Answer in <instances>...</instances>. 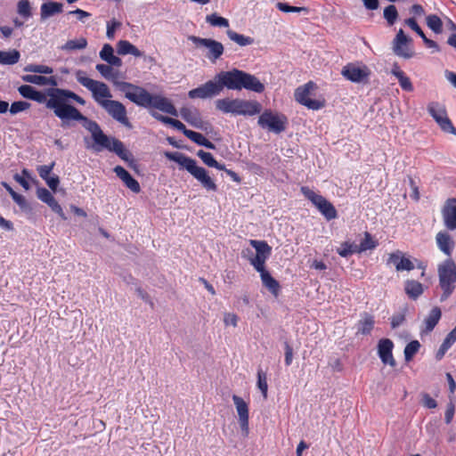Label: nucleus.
<instances>
[{
  "label": "nucleus",
  "instance_id": "nucleus-1",
  "mask_svg": "<svg viewBox=\"0 0 456 456\" xmlns=\"http://www.w3.org/2000/svg\"><path fill=\"white\" fill-rule=\"evenodd\" d=\"M47 94L51 96L48 106L50 110H53L56 117L61 120L82 121L83 126L92 134L94 142L93 149L95 151L107 149L115 152L123 160L127 161L131 159V153L125 148L121 141L107 136L95 121L87 118L77 108L68 103L69 100H73L80 105H85L86 101L82 97L72 91L61 88H49Z\"/></svg>",
  "mask_w": 456,
  "mask_h": 456
},
{
  "label": "nucleus",
  "instance_id": "nucleus-2",
  "mask_svg": "<svg viewBox=\"0 0 456 456\" xmlns=\"http://www.w3.org/2000/svg\"><path fill=\"white\" fill-rule=\"evenodd\" d=\"M216 79L221 86V91L224 87L231 90L245 88L256 93H262L265 90L264 84L256 77L236 69L220 72L216 76Z\"/></svg>",
  "mask_w": 456,
  "mask_h": 456
},
{
  "label": "nucleus",
  "instance_id": "nucleus-3",
  "mask_svg": "<svg viewBox=\"0 0 456 456\" xmlns=\"http://www.w3.org/2000/svg\"><path fill=\"white\" fill-rule=\"evenodd\" d=\"M165 156L185 168L207 191H216L217 190L216 183L208 175L207 170L199 167L195 159L180 152H166Z\"/></svg>",
  "mask_w": 456,
  "mask_h": 456
},
{
  "label": "nucleus",
  "instance_id": "nucleus-4",
  "mask_svg": "<svg viewBox=\"0 0 456 456\" xmlns=\"http://www.w3.org/2000/svg\"><path fill=\"white\" fill-rule=\"evenodd\" d=\"M75 77L81 86L91 92L93 99L99 106L112 97L111 92L105 83L88 77L84 70H77Z\"/></svg>",
  "mask_w": 456,
  "mask_h": 456
},
{
  "label": "nucleus",
  "instance_id": "nucleus-5",
  "mask_svg": "<svg viewBox=\"0 0 456 456\" xmlns=\"http://www.w3.org/2000/svg\"><path fill=\"white\" fill-rule=\"evenodd\" d=\"M439 285L443 289L441 301L446 300L453 292L456 283V264L451 258L446 259L437 268Z\"/></svg>",
  "mask_w": 456,
  "mask_h": 456
},
{
  "label": "nucleus",
  "instance_id": "nucleus-6",
  "mask_svg": "<svg viewBox=\"0 0 456 456\" xmlns=\"http://www.w3.org/2000/svg\"><path fill=\"white\" fill-rule=\"evenodd\" d=\"M117 85L120 91L124 93L125 96L132 102L144 108L151 106L152 94L147 92L143 87L127 82H119Z\"/></svg>",
  "mask_w": 456,
  "mask_h": 456
},
{
  "label": "nucleus",
  "instance_id": "nucleus-7",
  "mask_svg": "<svg viewBox=\"0 0 456 456\" xmlns=\"http://www.w3.org/2000/svg\"><path fill=\"white\" fill-rule=\"evenodd\" d=\"M300 191L303 195L313 203V205L327 220L337 218L338 212L335 207L328 200H326L322 195L317 194L306 186L301 187Z\"/></svg>",
  "mask_w": 456,
  "mask_h": 456
},
{
  "label": "nucleus",
  "instance_id": "nucleus-8",
  "mask_svg": "<svg viewBox=\"0 0 456 456\" xmlns=\"http://www.w3.org/2000/svg\"><path fill=\"white\" fill-rule=\"evenodd\" d=\"M188 39L192 42L196 48L205 51V56L213 63L224 53V47L222 43L212 38H202L196 36H190Z\"/></svg>",
  "mask_w": 456,
  "mask_h": 456
},
{
  "label": "nucleus",
  "instance_id": "nucleus-9",
  "mask_svg": "<svg viewBox=\"0 0 456 456\" xmlns=\"http://www.w3.org/2000/svg\"><path fill=\"white\" fill-rule=\"evenodd\" d=\"M257 124L269 132L280 134L286 129L287 118L284 115L265 110L259 117Z\"/></svg>",
  "mask_w": 456,
  "mask_h": 456
},
{
  "label": "nucleus",
  "instance_id": "nucleus-10",
  "mask_svg": "<svg viewBox=\"0 0 456 456\" xmlns=\"http://www.w3.org/2000/svg\"><path fill=\"white\" fill-rule=\"evenodd\" d=\"M249 243L256 249V254L248 257L250 265L256 272L265 270L272 248L265 240H250Z\"/></svg>",
  "mask_w": 456,
  "mask_h": 456
},
{
  "label": "nucleus",
  "instance_id": "nucleus-11",
  "mask_svg": "<svg viewBox=\"0 0 456 456\" xmlns=\"http://www.w3.org/2000/svg\"><path fill=\"white\" fill-rule=\"evenodd\" d=\"M315 88L316 86L312 81L306 83L302 86L297 87L295 91L296 101L311 110H317L322 109V107H324L323 101L312 100L309 97L311 92Z\"/></svg>",
  "mask_w": 456,
  "mask_h": 456
},
{
  "label": "nucleus",
  "instance_id": "nucleus-12",
  "mask_svg": "<svg viewBox=\"0 0 456 456\" xmlns=\"http://www.w3.org/2000/svg\"><path fill=\"white\" fill-rule=\"evenodd\" d=\"M113 119L122 124L127 128H132V125L127 118V112L125 105L118 101L109 99L101 106Z\"/></svg>",
  "mask_w": 456,
  "mask_h": 456
},
{
  "label": "nucleus",
  "instance_id": "nucleus-13",
  "mask_svg": "<svg viewBox=\"0 0 456 456\" xmlns=\"http://www.w3.org/2000/svg\"><path fill=\"white\" fill-rule=\"evenodd\" d=\"M428 110L443 131L456 134V129L448 118L445 108L443 105L438 102H430Z\"/></svg>",
  "mask_w": 456,
  "mask_h": 456
},
{
  "label": "nucleus",
  "instance_id": "nucleus-14",
  "mask_svg": "<svg viewBox=\"0 0 456 456\" xmlns=\"http://www.w3.org/2000/svg\"><path fill=\"white\" fill-rule=\"evenodd\" d=\"M221 93V86L217 83L216 79L209 80L200 86L190 90L188 96L191 99H207L218 95Z\"/></svg>",
  "mask_w": 456,
  "mask_h": 456
},
{
  "label": "nucleus",
  "instance_id": "nucleus-15",
  "mask_svg": "<svg viewBox=\"0 0 456 456\" xmlns=\"http://www.w3.org/2000/svg\"><path fill=\"white\" fill-rule=\"evenodd\" d=\"M232 401L238 414L239 418V424L240 428L241 429L242 435L244 436H247L249 432L248 428V419H249V410H248V404L245 402V400L237 395H232Z\"/></svg>",
  "mask_w": 456,
  "mask_h": 456
},
{
  "label": "nucleus",
  "instance_id": "nucleus-16",
  "mask_svg": "<svg viewBox=\"0 0 456 456\" xmlns=\"http://www.w3.org/2000/svg\"><path fill=\"white\" fill-rule=\"evenodd\" d=\"M411 39L404 34L400 28L393 40V51L395 54L404 59H410L413 56V52L410 48Z\"/></svg>",
  "mask_w": 456,
  "mask_h": 456
},
{
  "label": "nucleus",
  "instance_id": "nucleus-17",
  "mask_svg": "<svg viewBox=\"0 0 456 456\" xmlns=\"http://www.w3.org/2000/svg\"><path fill=\"white\" fill-rule=\"evenodd\" d=\"M370 73V69L366 66L355 64H347L341 71L344 77L354 83H361L368 79Z\"/></svg>",
  "mask_w": 456,
  "mask_h": 456
},
{
  "label": "nucleus",
  "instance_id": "nucleus-18",
  "mask_svg": "<svg viewBox=\"0 0 456 456\" xmlns=\"http://www.w3.org/2000/svg\"><path fill=\"white\" fill-rule=\"evenodd\" d=\"M180 116L188 124L197 129L207 130L208 126V124L201 118L200 111L195 108H181Z\"/></svg>",
  "mask_w": 456,
  "mask_h": 456
},
{
  "label": "nucleus",
  "instance_id": "nucleus-19",
  "mask_svg": "<svg viewBox=\"0 0 456 456\" xmlns=\"http://www.w3.org/2000/svg\"><path fill=\"white\" fill-rule=\"evenodd\" d=\"M387 265H393L397 272L411 271L414 269L413 263L400 250H396L389 254Z\"/></svg>",
  "mask_w": 456,
  "mask_h": 456
},
{
  "label": "nucleus",
  "instance_id": "nucleus-20",
  "mask_svg": "<svg viewBox=\"0 0 456 456\" xmlns=\"http://www.w3.org/2000/svg\"><path fill=\"white\" fill-rule=\"evenodd\" d=\"M37 196L41 201L47 204L54 213L59 215V216L62 220L67 219V216H65L62 208L47 189L38 188L37 190Z\"/></svg>",
  "mask_w": 456,
  "mask_h": 456
},
{
  "label": "nucleus",
  "instance_id": "nucleus-21",
  "mask_svg": "<svg viewBox=\"0 0 456 456\" xmlns=\"http://www.w3.org/2000/svg\"><path fill=\"white\" fill-rule=\"evenodd\" d=\"M394 347L393 342L388 338H382L378 344V354L384 364H388L392 367L395 366V360L394 359L392 350Z\"/></svg>",
  "mask_w": 456,
  "mask_h": 456
},
{
  "label": "nucleus",
  "instance_id": "nucleus-22",
  "mask_svg": "<svg viewBox=\"0 0 456 456\" xmlns=\"http://www.w3.org/2000/svg\"><path fill=\"white\" fill-rule=\"evenodd\" d=\"M444 226L450 230H456V200L450 199L442 210Z\"/></svg>",
  "mask_w": 456,
  "mask_h": 456
},
{
  "label": "nucleus",
  "instance_id": "nucleus-23",
  "mask_svg": "<svg viewBox=\"0 0 456 456\" xmlns=\"http://www.w3.org/2000/svg\"><path fill=\"white\" fill-rule=\"evenodd\" d=\"M172 116H177L178 112L173 103L166 97L156 94L152 95L151 106Z\"/></svg>",
  "mask_w": 456,
  "mask_h": 456
},
{
  "label": "nucleus",
  "instance_id": "nucleus-24",
  "mask_svg": "<svg viewBox=\"0 0 456 456\" xmlns=\"http://www.w3.org/2000/svg\"><path fill=\"white\" fill-rule=\"evenodd\" d=\"M116 175L121 179L125 185L134 193H139L141 187L139 183L121 166L114 167Z\"/></svg>",
  "mask_w": 456,
  "mask_h": 456
},
{
  "label": "nucleus",
  "instance_id": "nucleus-25",
  "mask_svg": "<svg viewBox=\"0 0 456 456\" xmlns=\"http://www.w3.org/2000/svg\"><path fill=\"white\" fill-rule=\"evenodd\" d=\"M436 241L438 248L447 256H451L454 248L452 236L446 232H439L436 236Z\"/></svg>",
  "mask_w": 456,
  "mask_h": 456
},
{
  "label": "nucleus",
  "instance_id": "nucleus-26",
  "mask_svg": "<svg viewBox=\"0 0 456 456\" xmlns=\"http://www.w3.org/2000/svg\"><path fill=\"white\" fill-rule=\"evenodd\" d=\"M262 110V105L253 100L240 99L238 115L254 116L259 114Z\"/></svg>",
  "mask_w": 456,
  "mask_h": 456
},
{
  "label": "nucleus",
  "instance_id": "nucleus-27",
  "mask_svg": "<svg viewBox=\"0 0 456 456\" xmlns=\"http://www.w3.org/2000/svg\"><path fill=\"white\" fill-rule=\"evenodd\" d=\"M240 99L224 98L216 101V108L225 114L238 115Z\"/></svg>",
  "mask_w": 456,
  "mask_h": 456
},
{
  "label": "nucleus",
  "instance_id": "nucleus-28",
  "mask_svg": "<svg viewBox=\"0 0 456 456\" xmlns=\"http://www.w3.org/2000/svg\"><path fill=\"white\" fill-rule=\"evenodd\" d=\"M22 80L27 83H30V84H34V85H37V86H53L52 88H55L54 86H58L57 78L53 76L44 77V76L37 75V74L25 75L22 77Z\"/></svg>",
  "mask_w": 456,
  "mask_h": 456
},
{
  "label": "nucleus",
  "instance_id": "nucleus-29",
  "mask_svg": "<svg viewBox=\"0 0 456 456\" xmlns=\"http://www.w3.org/2000/svg\"><path fill=\"white\" fill-rule=\"evenodd\" d=\"M263 285L274 296H278L280 290L279 282L266 270L259 271Z\"/></svg>",
  "mask_w": 456,
  "mask_h": 456
},
{
  "label": "nucleus",
  "instance_id": "nucleus-30",
  "mask_svg": "<svg viewBox=\"0 0 456 456\" xmlns=\"http://www.w3.org/2000/svg\"><path fill=\"white\" fill-rule=\"evenodd\" d=\"M117 53L119 55L131 54L134 57L142 56V52H141L135 45L127 40H119L117 43Z\"/></svg>",
  "mask_w": 456,
  "mask_h": 456
},
{
  "label": "nucleus",
  "instance_id": "nucleus-31",
  "mask_svg": "<svg viewBox=\"0 0 456 456\" xmlns=\"http://www.w3.org/2000/svg\"><path fill=\"white\" fill-rule=\"evenodd\" d=\"M62 4L57 2H48L43 4L40 8L41 20H46L51 16L61 13L62 12Z\"/></svg>",
  "mask_w": 456,
  "mask_h": 456
},
{
  "label": "nucleus",
  "instance_id": "nucleus-32",
  "mask_svg": "<svg viewBox=\"0 0 456 456\" xmlns=\"http://www.w3.org/2000/svg\"><path fill=\"white\" fill-rule=\"evenodd\" d=\"M441 310L439 307L436 306L432 308L429 314L427 316V318L424 320V330L423 332L429 333L431 332L436 325L438 323L439 320L441 319Z\"/></svg>",
  "mask_w": 456,
  "mask_h": 456
},
{
  "label": "nucleus",
  "instance_id": "nucleus-33",
  "mask_svg": "<svg viewBox=\"0 0 456 456\" xmlns=\"http://www.w3.org/2000/svg\"><path fill=\"white\" fill-rule=\"evenodd\" d=\"M20 53L16 49L9 51H0V64L2 65H14L19 62Z\"/></svg>",
  "mask_w": 456,
  "mask_h": 456
},
{
  "label": "nucleus",
  "instance_id": "nucleus-34",
  "mask_svg": "<svg viewBox=\"0 0 456 456\" xmlns=\"http://www.w3.org/2000/svg\"><path fill=\"white\" fill-rule=\"evenodd\" d=\"M404 290L409 297L416 299L423 293V285L416 281H407L404 285Z\"/></svg>",
  "mask_w": 456,
  "mask_h": 456
},
{
  "label": "nucleus",
  "instance_id": "nucleus-35",
  "mask_svg": "<svg viewBox=\"0 0 456 456\" xmlns=\"http://www.w3.org/2000/svg\"><path fill=\"white\" fill-rule=\"evenodd\" d=\"M391 73L398 79L400 86L403 90L407 92L413 91V86L410 78L405 76L404 72L402 71L397 66L394 67V69L391 70Z\"/></svg>",
  "mask_w": 456,
  "mask_h": 456
},
{
  "label": "nucleus",
  "instance_id": "nucleus-36",
  "mask_svg": "<svg viewBox=\"0 0 456 456\" xmlns=\"http://www.w3.org/2000/svg\"><path fill=\"white\" fill-rule=\"evenodd\" d=\"M185 136L199 145L205 146L208 149H215L214 143L198 132L189 130L185 132Z\"/></svg>",
  "mask_w": 456,
  "mask_h": 456
},
{
  "label": "nucleus",
  "instance_id": "nucleus-37",
  "mask_svg": "<svg viewBox=\"0 0 456 456\" xmlns=\"http://www.w3.org/2000/svg\"><path fill=\"white\" fill-rule=\"evenodd\" d=\"M373 326L374 318L371 315L365 314L358 323L357 333L369 335L372 330Z\"/></svg>",
  "mask_w": 456,
  "mask_h": 456
},
{
  "label": "nucleus",
  "instance_id": "nucleus-38",
  "mask_svg": "<svg viewBox=\"0 0 456 456\" xmlns=\"http://www.w3.org/2000/svg\"><path fill=\"white\" fill-rule=\"evenodd\" d=\"M364 238L361 240L360 244H356L357 253H362L366 250L374 249L378 246V242L373 240L370 233L364 232Z\"/></svg>",
  "mask_w": 456,
  "mask_h": 456
},
{
  "label": "nucleus",
  "instance_id": "nucleus-39",
  "mask_svg": "<svg viewBox=\"0 0 456 456\" xmlns=\"http://www.w3.org/2000/svg\"><path fill=\"white\" fill-rule=\"evenodd\" d=\"M197 156L204 162L205 165L215 167L216 169H224V165L218 163L210 152L200 150Z\"/></svg>",
  "mask_w": 456,
  "mask_h": 456
},
{
  "label": "nucleus",
  "instance_id": "nucleus-40",
  "mask_svg": "<svg viewBox=\"0 0 456 456\" xmlns=\"http://www.w3.org/2000/svg\"><path fill=\"white\" fill-rule=\"evenodd\" d=\"M338 254L342 257H347L357 253L356 243L354 241L346 240L337 248Z\"/></svg>",
  "mask_w": 456,
  "mask_h": 456
},
{
  "label": "nucleus",
  "instance_id": "nucleus-41",
  "mask_svg": "<svg viewBox=\"0 0 456 456\" xmlns=\"http://www.w3.org/2000/svg\"><path fill=\"white\" fill-rule=\"evenodd\" d=\"M87 45V41L85 37H80L75 40H69L67 43L61 46L62 51H75L85 49Z\"/></svg>",
  "mask_w": 456,
  "mask_h": 456
},
{
  "label": "nucleus",
  "instance_id": "nucleus-42",
  "mask_svg": "<svg viewBox=\"0 0 456 456\" xmlns=\"http://www.w3.org/2000/svg\"><path fill=\"white\" fill-rule=\"evenodd\" d=\"M226 33H227L228 37L232 41L235 42L236 44H238L240 46L249 45H252L254 42L253 38H251L249 37H246L241 34H239L232 30H227Z\"/></svg>",
  "mask_w": 456,
  "mask_h": 456
},
{
  "label": "nucleus",
  "instance_id": "nucleus-43",
  "mask_svg": "<svg viewBox=\"0 0 456 456\" xmlns=\"http://www.w3.org/2000/svg\"><path fill=\"white\" fill-rule=\"evenodd\" d=\"M206 21L213 27L227 28L229 21L227 19L218 16L216 13L207 15Z\"/></svg>",
  "mask_w": 456,
  "mask_h": 456
},
{
  "label": "nucleus",
  "instance_id": "nucleus-44",
  "mask_svg": "<svg viewBox=\"0 0 456 456\" xmlns=\"http://www.w3.org/2000/svg\"><path fill=\"white\" fill-rule=\"evenodd\" d=\"M420 344L418 340L411 341L404 348V358L406 362H410L419 350Z\"/></svg>",
  "mask_w": 456,
  "mask_h": 456
},
{
  "label": "nucleus",
  "instance_id": "nucleus-45",
  "mask_svg": "<svg viewBox=\"0 0 456 456\" xmlns=\"http://www.w3.org/2000/svg\"><path fill=\"white\" fill-rule=\"evenodd\" d=\"M257 387L261 391L263 397L265 399L267 398L268 395V384H267V377L266 374L262 370H259L257 371Z\"/></svg>",
  "mask_w": 456,
  "mask_h": 456
},
{
  "label": "nucleus",
  "instance_id": "nucleus-46",
  "mask_svg": "<svg viewBox=\"0 0 456 456\" xmlns=\"http://www.w3.org/2000/svg\"><path fill=\"white\" fill-rule=\"evenodd\" d=\"M427 25L435 33L438 34L442 32L443 23L441 19L437 15H428L427 17Z\"/></svg>",
  "mask_w": 456,
  "mask_h": 456
},
{
  "label": "nucleus",
  "instance_id": "nucleus-47",
  "mask_svg": "<svg viewBox=\"0 0 456 456\" xmlns=\"http://www.w3.org/2000/svg\"><path fill=\"white\" fill-rule=\"evenodd\" d=\"M17 12L24 19L31 17V6L28 0H20L17 4Z\"/></svg>",
  "mask_w": 456,
  "mask_h": 456
},
{
  "label": "nucleus",
  "instance_id": "nucleus-48",
  "mask_svg": "<svg viewBox=\"0 0 456 456\" xmlns=\"http://www.w3.org/2000/svg\"><path fill=\"white\" fill-rule=\"evenodd\" d=\"M276 7L279 11L283 12H304L305 14L308 13V8L306 7H297L289 5L286 3H277Z\"/></svg>",
  "mask_w": 456,
  "mask_h": 456
},
{
  "label": "nucleus",
  "instance_id": "nucleus-49",
  "mask_svg": "<svg viewBox=\"0 0 456 456\" xmlns=\"http://www.w3.org/2000/svg\"><path fill=\"white\" fill-rule=\"evenodd\" d=\"M384 18L387 21L388 25H393L398 18V12L396 7L393 4L386 7L384 9Z\"/></svg>",
  "mask_w": 456,
  "mask_h": 456
},
{
  "label": "nucleus",
  "instance_id": "nucleus-50",
  "mask_svg": "<svg viewBox=\"0 0 456 456\" xmlns=\"http://www.w3.org/2000/svg\"><path fill=\"white\" fill-rule=\"evenodd\" d=\"M25 71L38 73V74H52L53 69L46 65L30 64L25 67Z\"/></svg>",
  "mask_w": 456,
  "mask_h": 456
},
{
  "label": "nucleus",
  "instance_id": "nucleus-51",
  "mask_svg": "<svg viewBox=\"0 0 456 456\" xmlns=\"http://www.w3.org/2000/svg\"><path fill=\"white\" fill-rule=\"evenodd\" d=\"M122 26V23L116 19H112L111 20L107 22V31L106 36L109 39L112 40L115 37V33L118 29H119Z\"/></svg>",
  "mask_w": 456,
  "mask_h": 456
},
{
  "label": "nucleus",
  "instance_id": "nucleus-52",
  "mask_svg": "<svg viewBox=\"0 0 456 456\" xmlns=\"http://www.w3.org/2000/svg\"><path fill=\"white\" fill-rule=\"evenodd\" d=\"M18 92L22 97L33 100L37 90L31 86L23 85L18 88Z\"/></svg>",
  "mask_w": 456,
  "mask_h": 456
},
{
  "label": "nucleus",
  "instance_id": "nucleus-53",
  "mask_svg": "<svg viewBox=\"0 0 456 456\" xmlns=\"http://www.w3.org/2000/svg\"><path fill=\"white\" fill-rule=\"evenodd\" d=\"M29 107H30V104L28 102L19 101V102H14L11 105L9 110L12 115H14V114H17L19 112L28 110Z\"/></svg>",
  "mask_w": 456,
  "mask_h": 456
},
{
  "label": "nucleus",
  "instance_id": "nucleus-54",
  "mask_svg": "<svg viewBox=\"0 0 456 456\" xmlns=\"http://www.w3.org/2000/svg\"><path fill=\"white\" fill-rule=\"evenodd\" d=\"M55 166V162H52L50 165H43V166H39L37 167V172H38V175L39 176L45 181L46 178H48L52 172V170L53 169Z\"/></svg>",
  "mask_w": 456,
  "mask_h": 456
},
{
  "label": "nucleus",
  "instance_id": "nucleus-55",
  "mask_svg": "<svg viewBox=\"0 0 456 456\" xmlns=\"http://www.w3.org/2000/svg\"><path fill=\"white\" fill-rule=\"evenodd\" d=\"M12 200L23 211L31 210L29 204L22 195L16 193L13 195Z\"/></svg>",
  "mask_w": 456,
  "mask_h": 456
},
{
  "label": "nucleus",
  "instance_id": "nucleus-56",
  "mask_svg": "<svg viewBox=\"0 0 456 456\" xmlns=\"http://www.w3.org/2000/svg\"><path fill=\"white\" fill-rule=\"evenodd\" d=\"M33 101L38 102V103H45L46 108L50 109L48 106L49 102L51 101V96H48L47 90L45 93L37 91L36 92Z\"/></svg>",
  "mask_w": 456,
  "mask_h": 456
},
{
  "label": "nucleus",
  "instance_id": "nucleus-57",
  "mask_svg": "<svg viewBox=\"0 0 456 456\" xmlns=\"http://www.w3.org/2000/svg\"><path fill=\"white\" fill-rule=\"evenodd\" d=\"M239 317L233 313H225L224 314V323L225 326H232L233 328L238 325Z\"/></svg>",
  "mask_w": 456,
  "mask_h": 456
},
{
  "label": "nucleus",
  "instance_id": "nucleus-58",
  "mask_svg": "<svg viewBox=\"0 0 456 456\" xmlns=\"http://www.w3.org/2000/svg\"><path fill=\"white\" fill-rule=\"evenodd\" d=\"M25 177H29V173L27 169L22 170V175L16 174L14 180L19 183L25 190L29 189V183Z\"/></svg>",
  "mask_w": 456,
  "mask_h": 456
},
{
  "label": "nucleus",
  "instance_id": "nucleus-59",
  "mask_svg": "<svg viewBox=\"0 0 456 456\" xmlns=\"http://www.w3.org/2000/svg\"><path fill=\"white\" fill-rule=\"evenodd\" d=\"M114 55V50H113V47L109 45V44H105L101 52H100V57L102 61H106L111 57Z\"/></svg>",
  "mask_w": 456,
  "mask_h": 456
},
{
  "label": "nucleus",
  "instance_id": "nucleus-60",
  "mask_svg": "<svg viewBox=\"0 0 456 456\" xmlns=\"http://www.w3.org/2000/svg\"><path fill=\"white\" fill-rule=\"evenodd\" d=\"M405 23L423 39L426 36L413 18L407 19Z\"/></svg>",
  "mask_w": 456,
  "mask_h": 456
},
{
  "label": "nucleus",
  "instance_id": "nucleus-61",
  "mask_svg": "<svg viewBox=\"0 0 456 456\" xmlns=\"http://www.w3.org/2000/svg\"><path fill=\"white\" fill-rule=\"evenodd\" d=\"M96 69L102 74V76L105 78H110L112 74V68L110 65L106 64H97Z\"/></svg>",
  "mask_w": 456,
  "mask_h": 456
},
{
  "label": "nucleus",
  "instance_id": "nucleus-62",
  "mask_svg": "<svg viewBox=\"0 0 456 456\" xmlns=\"http://www.w3.org/2000/svg\"><path fill=\"white\" fill-rule=\"evenodd\" d=\"M422 404L428 409H435L437 406V403L435 399H433L428 394L422 395Z\"/></svg>",
  "mask_w": 456,
  "mask_h": 456
},
{
  "label": "nucleus",
  "instance_id": "nucleus-63",
  "mask_svg": "<svg viewBox=\"0 0 456 456\" xmlns=\"http://www.w3.org/2000/svg\"><path fill=\"white\" fill-rule=\"evenodd\" d=\"M45 182L53 191H56L57 187L60 183V179L57 175H53L46 178Z\"/></svg>",
  "mask_w": 456,
  "mask_h": 456
},
{
  "label": "nucleus",
  "instance_id": "nucleus-64",
  "mask_svg": "<svg viewBox=\"0 0 456 456\" xmlns=\"http://www.w3.org/2000/svg\"><path fill=\"white\" fill-rule=\"evenodd\" d=\"M456 341V330L453 329L444 338L443 344L447 347H451L452 344Z\"/></svg>",
  "mask_w": 456,
  "mask_h": 456
}]
</instances>
